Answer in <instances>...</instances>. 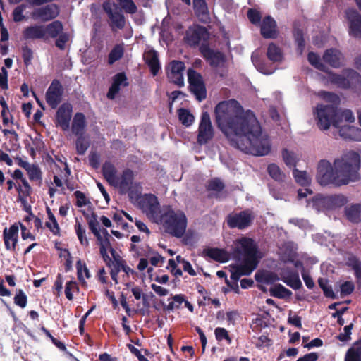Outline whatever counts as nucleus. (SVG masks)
I'll return each mask as SVG.
<instances>
[{"mask_svg": "<svg viewBox=\"0 0 361 361\" xmlns=\"http://www.w3.org/2000/svg\"><path fill=\"white\" fill-rule=\"evenodd\" d=\"M216 123L231 145L255 156L267 155L270 141L262 131L255 115L245 111L235 99L219 102L215 107Z\"/></svg>", "mask_w": 361, "mask_h": 361, "instance_id": "obj_1", "label": "nucleus"}, {"mask_svg": "<svg viewBox=\"0 0 361 361\" xmlns=\"http://www.w3.org/2000/svg\"><path fill=\"white\" fill-rule=\"evenodd\" d=\"M236 257L242 262L231 266V279L238 280L243 276L250 275L256 269L261 255L258 253L253 240L241 238L233 243Z\"/></svg>", "mask_w": 361, "mask_h": 361, "instance_id": "obj_2", "label": "nucleus"}, {"mask_svg": "<svg viewBox=\"0 0 361 361\" xmlns=\"http://www.w3.org/2000/svg\"><path fill=\"white\" fill-rule=\"evenodd\" d=\"M334 166L336 169L344 185L361 179V158L355 151H347L336 158L334 160Z\"/></svg>", "mask_w": 361, "mask_h": 361, "instance_id": "obj_3", "label": "nucleus"}, {"mask_svg": "<svg viewBox=\"0 0 361 361\" xmlns=\"http://www.w3.org/2000/svg\"><path fill=\"white\" fill-rule=\"evenodd\" d=\"M157 224H161L166 233L180 238L186 231L188 220L183 211L163 207L162 215Z\"/></svg>", "mask_w": 361, "mask_h": 361, "instance_id": "obj_4", "label": "nucleus"}, {"mask_svg": "<svg viewBox=\"0 0 361 361\" xmlns=\"http://www.w3.org/2000/svg\"><path fill=\"white\" fill-rule=\"evenodd\" d=\"M317 180L321 185H344L336 169L334 166V163L331 164L326 159L321 160L318 164Z\"/></svg>", "mask_w": 361, "mask_h": 361, "instance_id": "obj_5", "label": "nucleus"}, {"mask_svg": "<svg viewBox=\"0 0 361 361\" xmlns=\"http://www.w3.org/2000/svg\"><path fill=\"white\" fill-rule=\"evenodd\" d=\"M317 124L320 130H326L336 117V109L333 105L318 104L314 111Z\"/></svg>", "mask_w": 361, "mask_h": 361, "instance_id": "obj_6", "label": "nucleus"}, {"mask_svg": "<svg viewBox=\"0 0 361 361\" xmlns=\"http://www.w3.org/2000/svg\"><path fill=\"white\" fill-rule=\"evenodd\" d=\"M140 207L142 212L152 221L157 223L162 215V208L160 207L157 198L153 195H145L140 198Z\"/></svg>", "mask_w": 361, "mask_h": 361, "instance_id": "obj_7", "label": "nucleus"}, {"mask_svg": "<svg viewBox=\"0 0 361 361\" xmlns=\"http://www.w3.org/2000/svg\"><path fill=\"white\" fill-rule=\"evenodd\" d=\"M133 180V172L127 169L121 176L117 177L112 185L118 188L121 193L128 192L132 197L133 192H138L141 189L140 184L134 182Z\"/></svg>", "mask_w": 361, "mask_h": 361, "instance_id": "obj_8", "label": "nucleus"}, {"mask_svg": "<svg viewBox=\"0 0 361 361\" xmlns=\"http://www.w3.org/2000/svg\"><path fill=\"white\" fill-rule=\"evenodd\" d=\"M347 202V199L343 195L315 197L311 202H308V206H312L317 210H320L324 207H341Z\"/></svg>", "mask_w": 361, "mask_h": 361, "instance_id": "obj_9", "label": "nucleus"}, {"mask_svg": "<svg viewBox=\"0 0 361 361\" xmlns=\"http://www.w3.org/2000/svg\"><path fill=\"white\" fill-rule=\"evenodd\" d=\"M59 7L55 4H50L35 8L31 13V17L34 20L47 22L55 19L59 15Z\"/></svg>", "mask_w": 361, "mask_h": 361, "instance_id": "obj_10", "label": "nucleus"}, {"mask_svg": "<svg viewBox=\"0 0 361 361\" xmlns=\"http://www.w3.org/2000/svg\"><path fill=\"white\" fill-rule=\"evenodd\" d=\"M188 82L191 92L201 101L206 97V89L202 76L192 69L188 71Z\"/></svg>", "mask_w": 361, "mask_h": 361, "instance_id": "obj_11", "label": "nucleus"}, {"mask_svg": "<svg viewBox=\"0 0 361 361\" xmlns=\"http://www.w3.org/2000/svg\"><path fill=\"white\" fill-rule=\"evenodd\" d=\"M185 65L179 61H173L166 67V72L170 82L183 86L184 84L183 72Z\"/></svg>", "mask_w": 361, "mask_h": 361, "instance_id": "obj_12", "label": "nucleus"}, {"mask_svg": "<svg viewBox=\"0 0 361 361\" xmlns=\"http://www.w3.org/2000/svg\"><path fill=\"white\" fill-rule=\"evenodd\" d=\"M214 137V129L207 112L202 115L201 121L199 126L197 142L200 144H205Z\"/></svg>", "mask_w": 361, "mask_h": 361, "instance_id": "obj_13", "label": "nucleus"}, {"mask_svg": "<svg viewBox=\"0 0 361 361\" xmlns=\"http://www.w3.org/2000/svg\"><path fill=\"white\" fill-rule=\"evenodd\" d=\"M345 16L350 36L361 39V14L354 9H348Z\"/></svg>", "mask_w": 361, "mask_h": 361, "instance_id": "obj_14", "label": "nucleus"}, {"mask_svg": "<svg viewBox=\"0 0 361 361\" xmlns=\"http://www.w3.org/2000/svg\"><path fill=\"white\" fill-rule=\"evenodd\" d=\"M63 87L57 80H54L46 93V100L49 105L55 109L62 100Z\"/></svg>", "mask_w": 361, "mask_h": 361, "instance_id": "obj_15", "label": "nucleus"}, {"mask_svg": "<svg viewBox=\"0 0 361 361\" xmlns=\"http://www.w3.org/2000/svg\"><path fill=\"white\" fill-rule=\"evenodd\" d=\"M104 11L108 14L112 25L117 28H122L125 25V19L118 11L117 5L110 1H106L103 4Z\"/></svg>", "mask_w": 361, "mask_h": 361, "instance_id": "obj_16", "label": "nucleus"}, {"mask_svg": "<svg viewBox=\"0 0 361 361\" xmlns=\"http://www.w3.org/2000/svg\"><path fill=\"white\" fill-rule=\"evenodd\" d=\"M252 219L253 216L250 212L244 211L230 215L228 217L227 222L231 228L242 229L250 226Z\"/></svg>", "mask_w": 361, "mask_h": 361, "instance_id": "obj_17", "label": "nucleus"}, {"mask_svg": "<svg viewBox=\"0 0 361 361\" xmlns=\"http://www.w3.org/2000/svg\"><path fill=\"white\" fill-rule=\"evenodd\" d=\"M72 106L70 104H62L56 112V123L63 130H68L70 127Z\"/></svg>", "mask_w": 361, "mask_h": 361, "instance_id": "obj_18", "label": "nucleus"}, {"mask_svg": "<svg viewBox=\"0 0 361 361\" xmlns=\"http://www.w3.org/2000/svg\"><path fill=\"white\" fill-rule=\"evenodd\" d=\"M19 227L17 224L4 230V241L8 250H14L18 240Z\"/></svg>", "mask_w": 361, "mask_h": 361, "instance_id": "obj_19", "label": "nucleus"}, {"mask_svg": "<svg viewBox=\"0 0 361 361\" xmlns=\"http://www.w3.org/2000/svg\"><path fill=\"white\" fill-rule=\"evenodd\" d=\"M22 36L25 40H45L44 25L35 24L25 27L22 32Z\"/></svg>", "mask_w": 361, "mask_h": 361, "instance_id": "obj_20", "label": "nucleus"}, {"mask_svg": "<svg viewBox=\"0 0 361 361\" xmlns=\"http://www.w3.org/2000/svg\"><path fill=\"white\" fill-rule=\"evenodd\" d=\"M207 37V30L204 27L200 26H194L190 27L185 37V41L190 45L197 44L202 39Z\"/></svg>", "mask_w": 361, "mask_h": 361, "instance_id": "obj_21", "label": "nucleus"}, {"mask_svg": "<svg viewBox=\"0 0 361 361\" xmlns=\"http://www.w3.org/2000/svg\"><path fill=\"white\" fill-rule=\"evenodd\" d=\"M261 35L266 39H276L278 37L279 32L276 29V23L270 16L266 17L262 20Z\"/></svg>", "mask_w": 361, "mask_h": 361, "instance_id": "obj_22", "label": "nucleus"}, {"mask_svg": "<svg viewBox=\"0 0 361 361\" xmlns=\"http://www.w3.org/2000/svg\"><path fill=\"white\" fill-rule=\"evenodd\" d=\"M280 279L294 290L299 289L302 283L297 272L283 269L280 272Z\"/></svg>", "mask_w": 361, "mask_h": 361, "instance_id": "obj_23", "label": "nucleus"}, {"mask_svg": "<svg viewBox=\"0 0 361 361\" xmlns=\"http://www.w3.org/2000/svg\"><path fill=\"white\" fill-rule=\"evenodd\" d=\"M128 85L127 78L124 73H119L116 74L113 78V83L107 93V97L111 99H114L121 88L126 87Z\"/></svg>", "mask_w": 361, "mask_h": 361, "instance_id": "obj_24", "label": "nucleus"}, {"mask_svg": "<svg viewBox=\"0 0 361 361\" xmlns=\"http://www.w3.org/2000/svg\"><path fill=\"white\" fill-rule=\"evenodd\" d=\"M323 60L334 68H339L343 64V56L339 50L329 49L324 52Z\"/></svg>", "mask_w": 361, "mask_h": 361, "instance_id": "obj_25", "label": "nucleus"}, {"mask_svg": "<svg viewBox=\"0 0 361 361\" xmlns=\"http://www.w3.org/2000/svg\"><path fill=\"white\" fill-rule=\"evenodd\" d=\"M17 161L20 167L25 169L30 180L35 181L41 180L42 172L37 166L30 164L21 158L18 159Z\"/></svg>", "mask_w": 361, "mask_h": 361, "instance_id": "obj_26", "label": "nucleus"}, {"mask_svg": "<svg viewBox=\"0 0 361 361\" xmlns=\"http://www.w3.org/2000/svg\"><path fill=\"white\" fill-rule=\"evenodd\" d=\"M204 55L212 66L216 68H223L226 65V57L220 52L206 49L204 51Z\"/></svg>", "mask_w": 361, "mask_h": 361, "instance_id": "obj_27", "label": "nucleus"}, {"mask_svg": "<svg viewBox=\"0 0 361 361\" xmlns=\"http://www.w3.org/2000/svg\"><path fill=\"white\" fill-rule=\"evenodd\" d=\"M339 135L344 139L361 140V129L353 126H343L338 128Z\"/></svg>", "mask_w": 361, "mask_h": 361, "instance_id": "obj_28", "label": "nucleus"}, {"mask_svg": "<svg viewBox=\"0 0 361 361\" xmlns=\"http://www.w3.org/2000/svg\"><path fill=\"white\" fill-rule=\"evenodd\" d=\"M297 247L293 243H285L280 247L279 255L281 260L285 262H294L296 258Z\"/></svg>", "mask_w": 361, "mask_h": 361, "instance_id": "obj_29", "label": "nucleus"}, {"mask_svg": "<svg viewBox=\"0 0 361 361\" xmlns=\"http://www.w3.org/2000/svg\"><path fill=\"white\" fill-rule=\"evenodd\" d=\"M355 121V116L352 111L349 109H344L341 111H336V117L334 123V126L336 128H341V127L345 126L343 124L345 123H353Z\"/></svg>", "mask_w": 361, "mask_h": 361, "instance_id": "obj_30", "label": "nucleus"}, {"mask_svg": "<svg viewBox=\"0 0 361 361\" xmlns=\"http://www.w3.org/2000/svg\"><path fill=\"white\" fill-rule=\"evenodd\" d=\"M267 56L272 63H279L283 59V53L281 47L274 42H270L267 49Z\"/></svg>", "mask_w": 361, "mask_h": 361, "instance_id": "obj_31", "label": "nucleus"}, {"mask_svg": "<svg viewBox=\"0 0 361 361\" xmlns=\"http://www.w3.org/2000/svg\"><path fill=\"white\" fill-rule=\"evenodd\" d=\"M63 26L59 20L44 25V32L45 34V39L48 37L55 38L63 32Z\"/></svg>", "mask_w": 361, "mask_h": 361, "instance_id": "obj_32", "label": "nucleus"}, {"mask_svg": "<svg viewBox=\"0 0 361 361\" xmlns=\"http://www.w3.org/2000/svg\"><path fill=\"white\" fill-rule=\"evenodd\" d=\"M144 59L154 75H156L160 68L158 60V55L154 50L146 51L144 54Z\"/></svg>", "mask_w": 361, "mask_h": 361, "instance_id": "obj_33", "label": "nucleus"}, {"mask_svg": "<svg viewBox=\"0 0 361 361\" xmlns=\"http://www.w3.org/2000/svg\"><path fill=\"white\" fill-rule=\"evenodd\" d=\"M86 127L85 116L82 113H76L72 122L73 133L77 135H82Z\"/></svg>", "mask_w": 361, "mask_h": 361, "instance_id": "obj_34", "label": "nucleus"}, {"mask_svg": "<svg viewBox=\"0 0 361 361\" xmlns=\"http://www.w3.org/2000/svg\"><path fill=\"white\" fill-rule=\"evenodd\" d=\"M193 7L197 16L201 21L209 20L208 8L205 0H193Z\"/></svg>", "mask_w": 361, "mask_h": 361, "instance_id": "obj_35", "label": "nucleus"}, {"mask_svg": "<svg viewBox=\"0 0 361 361\" xmlns=\"http://www.w3.org/2000/svg\"><path fill=\"white\" fill-rule=\"evenodd\" d=\"M252 61L256 68L262 73L265 75L272 74L276 68L272 65H267L262 61L256 54L252 55Z\"/></svg>", "mask_w": 361, "mask_h": 361, "instance_id": "obj_36", "label": "nucleus"}, {"mask_svg": "<svg viewBox=\"0 0 361 361\" xmlns=\"http://www.w3.org/2000/svg\"><path fill=\"white\" fill-rule=\"evenodd\" d=\"M282 158L286 165L290 168L295 169L297 163L300 160L299 155L292 150L283 149L282 150Z\"/></svg>", "mask_w": 361, "mask_h": 361, "instance_id": "obj_37", "label": "nucleus"}, {"mask_svg": "<svg viewBox=\"0 0 361 361\" xmlns=\"http://www.w3.org/2000/svg\"><path fill=\"white\" fill-rule=\"evenodd\" d=\"M255 279L261 283L272 284L281 279L276 274L266 271L256 273Z\"/></svg>", "mask_w": 361, "mask_h": 361, "instance_id": "obj_38", "label": "nucleus"}, {"mask_svg": "<svg viewBox=\"0 0 361 361\" xmlns=\"http://www.w3.org/2000/svg\"><path fill=\"white\" fill-rule=\"evenodd\" d=\"M344 75L346 76L347 81L350 87H361V75L354 70H344Z\"/></svg>", "mask_w": 361, "mask_h": 361, "instance_id": "obj_39", "label": "nucleus"}, {"mask_svg": "<svg viewBox=\"0 0 361 361\" xmlns=\"http://www.w3.org/2000/svg\"><path fill=\"white\" fill-rule=\"evenodd\" d=\"M345 214L347 218L352 222L361 221V204H353L346 208Z\"/></svg>", "mask_w": 361, "mask_h": 361, "instance_id": "obj_40", "label": "nucleus"}, {"mask_svg": "<svg viewBox=\"0 0 361 361\" xmlns=\"http://www.w3.org/2000/svg\"><path fill=\"white\" fill-rule=\"evenodd\" d=\"M27 5L21 4L16 6L12 11L13 20L15 23H20L27 20L28 16L25 13Z\"/></svg>", "mask_w": 361, "mask_h": 361, "instance_id": "obj_41", "label": "nucleus"}, {"mask_svg": "<svg viewBox=\"0 0 361 361\" xmlns=\"http://www.w3.org/2000/svg\"><path fill=\"white\" fill-rule=\"evenodd\" d=\"M270 294L278 298H290L292 295V292L285 288L281 284H276L273 286L269 289Z\"/></svg>", "mask_w": 361, "mask_h": 361, "instance_id": "obj_42", "label": "nucleus"}, {"mask_svg": "<svg viewBox=\"0 0 361 361\" xmlns=\"http://www.w3.org/2000/svg\"><path fill=\"white\" fill-rule=\"evenodd\" d=\"M346 76L344 75V71L341 75L330 73L328 75V80L331 83L342 88H349V83L347 81Z\"/></svg>", "mask_w": 361, "mask_h": 361, "instance_id": "obj_43", "label": "nucleus"}, {"mask_svg": "<svg viewBox=\"0 0 361 361\" xmlns=\"http://www.w3.org/2000/svg\"><path fill=\"white\" fill-rule=\"evenodd\" d=\"M207 255L219 262H227L229 259V255L226 252L217 248L209 249L207 251Z\"/></svg>", "mask_w": 361, "mask_h": 361, "instance_id": "obj_44", "label": "nucleus"}, {"mask_svg": "<svg viewBox=\"0 0 361 361\" xmlns=\"http://www.w3.org/2000/svg\"><path fill=\"white\" fill-rule=\"evenodd\" d=\"M102 171L106 180L112 185L118 177L114 166L110 162H106L103 165Z\"/></svg>", "mask_w": 361, "mask_h": 361, "instance_id": "obj_45", "label": "nucleus"}, {"mask_svg": "<svg viewBox=\"0 0 361 361\" xmlns=\"http://www.w3.org/2000/svg\"><path fill=\"white\" fill-rule=\"evenodd\" d=\"M100 246V254L102 256L104 260L107 262L108 260L110 262L111 258L108 255V252L109 251L112 256L114 257L115 250L112 248L109 238H104V240L99 243Z\"/></svg>", "mask_w": 361, "mask_h": 361, "instance_id": "obj_46", "label": "nucleus"}, {"mask_svg": "<svg viewBox=\"0 0 361 361\" xmlns=\"http://www.w3.org/2000/svg\"><path fill=\"white\" fill-rule=\"evenodd\" d=\"M47 213L48 215V221L46 222V226L49 228L53 234L56 235L59 233L60 228L57 221L51 212L50 208L47 207Z\"/></svg>", "mask_w": 361, "mask_h": 361, "instance_id": "obj_47", "label": "nucleus"}, {"mask_svg": "<svg viewBox=\"0 0 361 361\" xmlns=\"http://www.w3.org/2000/svg\"><path fill=\"white\" fill-rule=\"evenodd\" d=\"M293 175L295 181L301 185H307L310 183L311 178L305 171H300L297 169H294L293 171Z\"/></svg>", "mask_w": 361, "mask_h": 361, "instance_id": "obj_48", "label": "nucleus"}, {"mask_svg": "<svg viewBox=\"0 0 361 361\" xmlns=\"http://www.w3.org/2000/svg\"><path fill=\"white\" fill-rule=\"evenodd\" d=\"M2 132L6 136V139L9 140L10 145H11V149L12 150H16L19 147V142H18V135L16 133L15 130H6L4 129L2 130Z\"/></svg>", "mask_w": 361, "mask_h": 361, "instance_id": "obj_49", "label": "nucleus"}, {"mask_svg": "<svg viewBox=\"0 0 361 361\" xmlns=\"http://www.w3.org/2000/svg\"><path fill=\"white\" fill-rule=\"evenodd\" d=\"M267 170L271 177L276 180L283 181L285 180L286 175L281 171L276 164H271L269 165Z\"/></svg>", "mask_w": 361, "mask_h": 361, "instance_id": "obj_50", "label": "nucleus"}, {"mask_svg": "<svg viewBox=\"0 0 361 361\" xmlns=\"http://www.w3.org/2000/svg\"><path fill=\"white\" fill-rule=\"evenodd\" d=\"M178 118L181 123L185 126H190L195 120L194 116L187 109L178 110Z\"/></svg>", "mask_w": 361, "mask_h": 361, "instance_id": "obj_51", "label": "nucleus"}, {"mask_svg": "<svg viewBox=\"0 0 361 361\" xmlns=\"http://www.w3.org/2000/svg\"><path fill=\"white\" fill-rule=\"evenodd\" d=\"M76 268L78 272V278L81 282L84 283L85 278L89 279L90 277L88 269L87 268L86 265L81 262V260H78L77 262Z\"/></svg>", "mask_w": 361, "mask_h": 361, "instance_id": "obj_52", "label": "nucleus"}, {"mask_svg": "<svg viewBox=\"0 0 361 361\" xmlns=\"http://www.w3.org/2000/svg\"><path fill=\"white\" fill-rule=\"evenodd\" d=\"M123 55V47L121 45H116L111 51L109 54V63L113 64L114 62L120 59Z\"/></svg>", "mask_w": 361, "mask_h": 361, "instance_id": "obj_53", "label": "nucleus"}, {"mask_svg": "<svg viewBox=\"0 0 361 361\" xmlns=\"http://www.w3.org/2000/svg\"><path fill=\"white\" fill-rule=\"evenodd\" d=\"M75 229L80 243L84 246H87L89 242L86 237V231L80 222L76 223Z\"/></svg>", "mask_w": 361, "mask_h": 361, "instance_id": "obj_54", "label": "nucleus"}, {"mask_svg": "<svg viewBox=\"0 0 361 361\" xmlns=\"http://www.w3.org/2000/svg\"><path fill=\"white\" fill-rule=\"evenodd\" d=\"M345 361H361V348H350L346 353Z\"/></svg>", "mask_w": 361, "mask_h": 361, "instance_id": "obj_55", "label": "nucleus"}, {"mask_svg": "<svg viewBox=\"0 0 361 361\" xmlns=\"http://www.w3.org/2000/svg\"><path fill=\"white\" fill-rule=\"evenodd\" d=\"M308 61L316 68L323 71H326V67L321 62L319 56L313 52L309 53Z\"/></svg>", "mask_w": 361, "mask_h": 361, "instance_id": "obj_56", "label": "nucleus"}, {"mask_svg": "<svg viewBox=\"0 0 361 361\" xmlns=\"http://www.w3.org/2000/svg\"><path fill=\"white\" fill-rule=\"evenodd\" d=\"M83 214L87 219L89 228L91 231L94 233L99 231V222L97 221V215L94 212H92L91 215H89L88 213H85V212Z\"/></svg>", "mask_w": 361, "mask_h": 361, "instance_id": "obj_57", "label": "nucleus"}, {"mask_svg": "<svg viewBox=\"0 0 361 361\" xmlns=\"http://www.w3.org/2000/svg\"><path fill=\"white\" fill-rule=\"evenodd\" d=\"M122 9L128 13H135L137 11V6L133 0H118Z\"/></svg>", "mask_w": 361, "mask_h": 361, "instance_id": "obj_58", "label": "nucleus"}, {"mask_svg": "<svg viewBox=\"0 0 361 361\" xmlns=\"http://www.w3.org/2000/svg\"><path fill=\"white\" fill-rule=\"evenodd\" d=\"M89 141L85 140L82 135L78 137L76 141V150L80 154H83L89 147Z\"/></svg>", "mask_w": 361, "mask_h": 361, "instance_id": "obj_59", "label": "nucleus"}, {"mask_svg": "<svg viewBox=\"0 0 361 361\" xmlns=\"http://www.w3.org/2000/svg\"><path fill=\"white\" fill-rule=\"evenodd\" d=\"M214 334L217 341H221L224 339L228 344L231 343V338L229 337L228 333L226 329L217 327L215 329Z\"/></svg>", "mask_w": 361, "mask_h": 361, "instance_id": "obj_60", "label": "nucleus"}, {"mask_svg": "<svg viewBox=\"0 0 361 361\" xmlns=\"http://www.w3.org/2000/svg\"><path fill=\"white\" fill-rule=\"evenodd\" d=\"M350 264L354 270L355 275L357 279V281L361 284V263L360 262L355 259H350Z\"/></svg>", "mask_w": 361, "mask_h": 361, "instance_id": "obj_61", "label": "nucleus"}, {"mask_svg": "<svg viewBox=\"0 0 361 361\" xmlns=\"http://www.w3.org/2000/svg\"><path fill=\"white\" fill-rule=\"evenodd\" d=\"M318 283L326 297L333 298L334 296L331 287L329 285V283L326 279H319Z\"/></svg>", "mask_w": 361, "mask_h": 361, "instance_id": "obj_62", "label": "nucleus"}, {"mask_svg": "<svg viewBox=\"0 0 361 361\" xmlns=\"http://www.w3.org/2000/svg\"><path fill=\"white\" fill-rule=\"evenodd\" d=\"M78 290V286L76 284V282L74 281H70L66 283V288H65V294L66 298L71 300L73 298V293Z\"/></svg>", "mask_w": 361, "mask_h": 361, "instance_id": "obj_63", "label": "nucleus"}, {"mask_svg": "<svg viewBox=\"0 0 361 361\" xmlns=\"http://www.w3.org/2000/svg\"><path fill=\"white\" fill-rule=\"evenodd\" d=\"M15 303L22 308L25 307L27 305V296L23 290H20L14 298Z\"/></svg>", "mask_w": 361, "mask_h": 361, "instance_id": "obj_64", "label": "nucleus"}]
</instances>
